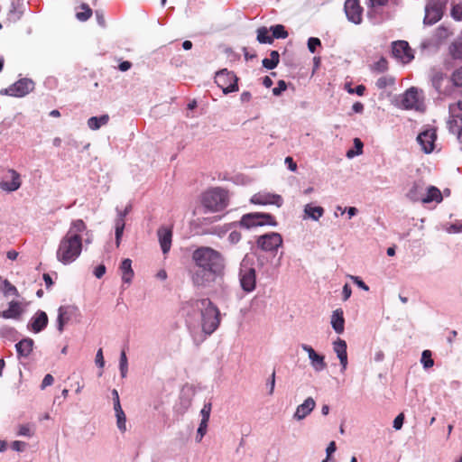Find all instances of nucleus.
<instances>
[{
	"instance_id": "35",
	"label": "nucleus",
	"mask_w": 462,
	"mask_h": 462,
	"mask_svg": "<svg viewBox=\"0 0 462 462\" xmlns=\"http://www.w3.org/2000/svg\"><path fill=\"white\" fill-rule=\"evenodd\" d=\"M114 410L116 412L117 428L121 432H125L126 430L125 414L121 405H116V407H114Z\"/></svg>"
},
{
	"instance_id": "60",
	"label": "nucleus",
	"mask_w": 462,
	"mask_h": 462,
	"mask_svg": "<svg viewBox=\"0 0 462 462\" xmlns=\"http://www.w3.org/2000/svg\"><path fill=\"white\" fill-rule=\"evenodd\" d=\"M241 237L242 236L240 232L233 230L230 232L227 239L232 245H236L241 240Z\"/></svg>"
},
{
	"instance_id": "19",
	"label": "nucleus",
	"mask_w": 462,
	"mask_h": 462,
	"mask_svg": "<svg viewBox=\"0 0 462 462\" xmlns=\"http://www.w3.org/2000/svg\"><path fill=\"white\" fill-rule=\"evenodd\" d=\"M78 309L75 306H60L58 309V317L56 321V327L60 333L64 330L65 324L70 319L74 311Z\"/></svg>"
},
{
	"instance_id": "18",
	"label": "nucleus",
	"mask_w": 462,
	"mask_h": 462,
	"mask_svg": "<svg viewBox=\"0 0 462 462\" xmlns=\"http://www.w3.org/2000/svg\"><path fill=\"white\" fill-rule=\"evenodd\" d=\"M301 348L308 353L310 365L316 372H321L327 367L324 356L318 354L310 346L306 344H302Z\"/></svg>"
},
{
	"instance_id": "57",
	"label": "nucleus",
	"mask_w": 462,
	"mask_h": 462,
	"mask_svg": "<svg viewBox=\"0 0 462 462\" xmlns=\"http://www.w3.org/2000/svg\"><path fill=\"white\" fill-rule=\"evenodd\" d=\"M451 16L457 21H462V5H456L452 7Z\"/></svg>"
},
{
	"instance_id": "63",
	"label": "nucleus",
	"mask_w": 462,
	"mask_h": 462,
	"mask_svg": "<svg viewBox=\"0 0 462 462\" xmlns=\"http://www.w3.org/2000/svg\"><path fill=\"white\" fill-rule=\"evenodd\" d=\"M53 382H54L53 376L51 374H47L42 382L41 389L42 390L45 389L47 386L51 385L53 383Z\"/></svg>"
},
{
	"instance_id": "10",
	"label": "nucleus",
	"mask_w": 462,
	"mask_h": 462,
	"mask_svg": "<svg viewBox=\"0 0 462 462\" xmlns=\"http://www.w3.org/2000/svg\"><path fill=\"white\" fill-rule=\"evenodd\" d=\"M215 82L226 95L238 90V78L233 71L226 69L216 73Z\"/></svg>"
},
{
	"instance_id": "37",
	"label": "nucleus",
	"mask_w": 462,
	"mask_h": 462,
	"mask_svg": "<svg viewBox=\"0 0 462 462\" xmlns=\"http://www.w3.org/2000/svg\"><path fill=\"white\" fill-rule=\"evenodd\" d=\"M0 290L5 297L10 295H14L15 297H19V291L17 288L13 285L7 279L2 281V285L0 286Z\"/></svg>"
},
{
	"instance_id": "20",
	"label": "nucleus",
	"mask_w": 462,
	"mask_h": 462,
	"mask_svg": "<svg viewBox=\"0 0 462 462\" xmlns=\"http://www.w3.org/2000/svg\"><path fill=\"white\" fill-rule=\"evenodd\" d=\"M316 407V402L312 397H308L301 404H300L293 414V419L296 420H302L305 419L309 414L311 413V411Z\"/></svg>"
},
{
	"instance_id": "38",
	"label": "nucleus",
	"mask_w": 462,
	"mask_h": 462,
	"mask_svg": "<svg viewBox=\"0 0 462 462\" xmlns=\"http://www.w3.org/2000/svg\"><path fill=\"white\" fill-rule=\"evenodd\" d=\"M389 0H368L367 3V16L372 18L376 13L377 8L385 6L388 4Z\"/></svg>"
},
{
	"instance_id": "24",
	"label": "nucleus",
	"mask_w": 462,
	"mask_h": 462,
	"mask_svg": "<svg viewBox=\"0 0 462 462\" xmlns=\"http://www.w3.org/2000/svg\"><path fill=\"white\" fill-rule=\"evenodd\" d=\"M425 191V183L422 180H416L412 183L406 197L412 202H422Z\"/></svg>"
},
{
	"instance_id": "13",
	"label": "nucleus",
	"mask_w": 462,
	"mask_h": 462,
	"mask_svg": "<svg viewBox=\"0 0 462 462\" xmlns=\"http://www.w3.org/2000/svg\"><path fill=\"white\" fill-rule=\"evenodd\" d=\"M225 226L226 230H231L236 226H240L245 229H252L262 226L259 221L258 212H252L243 215L239 221L231 222L226 224Z\"/></svg>"
},
{
	"instance_id": "33",
	"label": "nucleus",
	"mask_w": 462,
	"mask_h": 462,
	"mask_svg": "<svg viewBox=\"0 0 462 462\" xmlns=\"http://www.w3.org/2000/svg\"><path fill=\"white\" fill-rule=\"evenodd\" d=\"M270 32V29L265 26L259 27L256 31L257 42L261 44H272L273 42V39L272 38Z\"/></svg>"
},
{
	"instance_id": "12",
	"label": "nucleus",
	"mask_w": 462,
	"mask_h": 462,
	"mask_svg": "<svg viewBox=\"0 0 462 462\" xmlns=\"http://www.w3.org/2000/svg\"><path fill=\"white\" fill-rule=\"evenodd\" d=\"M344 11L347 20L355 24H360L363 21V7L359 0H346Z\"/></svg>"
},
{
	"instance_id": "61",
	"label": "nucleus",
	"mask_w": 462,
	"mask_h": 462,
	"mask_svg": "<svg viewBox=\"0 0 462 462\" xmlns=\"http://www.w3.org/2000/svg\"><path fill=\"white\" fill-rule=\"evenodd\" d=\"M351 280L356 284L360 289L367 291H369L368 285L358 276H350Z\"/></svg>"
},
{
	"instance_id": "7",
	"label": "nucleus",
	"mask_w": 462,
	"mask_h": 462,
	"mask_svg": "<svg viewBox=\"0 0 462 462\" xmlns=\"http://www.w3.org/2000/svg\"><path fill=\"white\" fill-rule=\"evenodd\" d=\"M223 274L222 272L199 267L195 264L194 268L190 270V276L192 283L198 288L208 287L212 282L216 281L218 276Z\"/></svg>"
},
{
	"instance_id": "34",
	"label": "nucleus",
	"mask_w": 462,
	"mask_h": 462,
	"mask_svg": "<svg viewBox=\"0 0 462 462\" xmlns=\"http://www.w3.org/2000/svg\"><path fill=\"white\" fill-rule=\"evenodd\" d=\"M280 62V54L277 51H271L270 59L264 58L262 60V65L266 69H275Z\"/></svg>"
},
{
	"instance_id": "26",
	"label": "nucleus",
	"mask_w": 462,
	"mask_h": 462,
	"mask_svg": "<svg viewBox=\"0 0 462 462\" xmlns=\"http://www.w3.org/2000/svg\"><path fill=\"white\" fill-rule=\"evenodd\" d=\"M419 102L418 89L414 87L407 89L403 95L402 103L406 109L417 108Z\"/></svg>"
},
{
	"instance_id": "14",
	"label": "nucleus",
	"mask_w": 462,
	"mask_h": 462,
	"mask_svg": "<svg viewBox=\"0 0 462 462\" xmlns=\"http://www.w3.org/2000/svg\"><path fill=\"white\" fill-rule=\"evenodd\" d=\"M392 53L395 58L400 59L404 63L411 62L414 58L412 50L405 41L393 42Z\"/></svg>"
},
{
	"instance_id": "1",
	"label": "nucleus",
	"mask_w": 462,
	"mask_h": 462,
	"mask_svg": "<svg viewBox=\"0 0 462 462\" xmlns=\"http://www.w3.org/2000/svg\"><path fill=\"white\" fill-rule=\"evenodd\" d=\"M87 229L82 219H76L70 223L67 234L60 239L57 252V260L64 265L75 262L82 252L81 233Z\"/></svg>"
},
{
	"instance_id": "50",
	"label": "nucleus",
	"mask_w": 462,
	"mask_h": 462,
	"mask_svg": "<svg viewBox=\"0 0 462 462\" xmlns=\"http://www.w3.org/2000/svg\"><path fill=\"white\" fill-rule=\"evenodd\" d=\"M208 422L200 421L196 434V442L199 443L207 433Z\"/></svg>"
},
{
	"instance_id": "9",
	"label": "nucleus",
	"mask_w": 462,
	"mask_h": 462,
	"mask_svg": "<svg viewBox=\"0 0 462 462\" xmlns=\"http://www.w3.org/2000/svg\"><path fill=\"white\" fill-rule=\"evenodd\" d=\"M35 83L29 78H23L6 88H2L0 94L15 97H23L32 92Z\"/></svg>"
},
{
	"instance_id": "25",
	"label": "nucleus",
	"mask_w": 462,
	"mask_h": 462,
	"mask_svg": "<svg viewBox=\"0 0 462 462\" xmlns=\"http://www.w3.org/2000/svg\"><path fill=\"white\" fill-rule=\"evenodd\" d=\"M11 174V180H2L0 182V188L7 192H13L17 190L21 187V180L19 173L14 170H9Z\"/></svg>"
},
{
	"instance_id": "51",
	"label": "nucleus",
	"mask_w": 462,
	"mask_h": 462,
	"mask_svg": "<svg viewBox=\"0 0 462 462\" xmlns=\"http://www.w3.org/2000/svg\"><path fill=\"white\" fill-rule=\"evenodd\" d=\"M211 408H212L211 402H207V403H205L203 405V408L200 411V415H201V420L200 421H204V422H208V423L209 417H210V412H211Z\"/></svg>"
},
{
	"instance_id": "55",
	"label": "nucleus",
	"mask_w": 462,
	"mask_h": 462,
	"mask_svg": "<svg viewBox=\"0 0 462 462\" xmlns=\"http://www.w3.org/2000/svg\"><path fill=\"white\" fill-rule=\"evenodd\" d=\"M393 82L394 80L392 78L381 77L376 80L375 85L379 89H383Z\"/></svg>"
},
{
	"instance_id": "58",
	"label": "nucleus",
	"mask_w": 462,
	"mask_h": 462,
	"mask_svg": "<svg viewBox=\"0 0 462 462\" xmlns=\"http://www.w3.org/2000/svg\"><path fill=\"white\" fill-rule=\"evenodd\" d=\"M404 422V415L403 413L398 414L393 422V428L396 430H399L402 428Z\"/></svg>"
},
{
	"instance_id": "16",
	"label": "nucleus",
	"mask_w": 462,
	"mask_h": 462,
	"mask_svg": "<svg viewBox=\"0 0 462 462\" xmlns=\"http://www.w3.org/2000/svg\"><path fill=\"white\" fill-rule=\"evenodd\" d=\"M250 202L254 205H275L280 208L283 199L281 195L259 192L252 196Z\"/></svg>"
},
{
	"instance_id": "15",
	"label": "nucleus",
	"mask_w": 462,
	"mask_h": 462,
	"mask_svg": "<svg viewBox=\"0 0 462 462\" xmlns=\"http://www.w3.org/2000/svg\"><path fill=\"white\" fill-rule=\"evenodd\" d=\"M436 140L437 133L434 128L426 129L417 136V142L421 146V150L427 154L434 151Z\"/></svg>"
},
{
	"instance_id": "43",
	"label": "nucleus",
	"mask_w": 462,
	"mask_h": 462,
	"mask_svg": "<svg viewBox=\"0 0 462 462\" xmlns=\"http://www.w3.org/2000/svg\"><path fill=\"white\" fill-rule=\"evenodd\" d=\"M354 147H355V150L350 149L346 152V157L349 159L362 154L364 143L359 138H355L354 139Z\"/></svg>"
},
{
	"instance_id": "52",
	"label": "nucleus",
	"mask_w": 462,
	"mask_h": 462,
	"mask_svg": "<svg viewBox=\"0 0 462 462\" xmlns=\"http://www.w3.org/2000/svg\"><path fill=\"white\" fill-rule=\"evenodd\" d=\"M287 87L288 85L283 79L278 80L277 87L273 88V95L280 97L287 89Z\"/></svg>"
},
{
	"instance_id": "32",
	"label": "nucleus",
	"mask_w": 462,
	"mask_h": 462,
	"mask_svg": "<svg viewBox=\"0 0 462 462\" xmlns=\"http://www.w3.org/2000/svg\"><path fill=\"white\" fill-rule=\"evenodd\" d=\"M304 213L312 220L318 221L323 216L324 208L320 206L307 204L304 208Z\"/></svg>"
},
{
	"instance_id": "29",
	"label": "nucleus",
	"mask_w": 462,
	"mask_h": 462,
	"mask_svg": "<svg viewBox=\"0 0 462 462\" xmlns=\"http://www.w3.org/2000/svg\"><path fill=\"white\" fill-rule=\"evenodd\" d=\"M120 270L122 272V281L125 283H131L134 275L132 268V260L129 258L124 259L120 264Z\"/></svg>"
},
{
	"instance_id": "46",
	"label": "nucleus",
	"mask_w": 462,
	"mask_h": 462,
	"mask_svg": "<svg viewBox=\"0 0 462 462\" xmlns=\"http://www.w3.org/2000/svg\"><path fill=\"white\" fill-rule=\"evenodd\" d=\"M119 370L121 376L125 378L127 374L128 371V362L125 352L123 350L120 354V359H119Z\"/></svg>"
},
{
	"instance_id": "30",
	"label": "nucleus",
	"mask_w": 462,
	"mask_h": 462,
	"mask_svg": "<svg viewBox=\"0 0 462 462\" xmlns=\"http://www.w3.org/2000/svg\"><path fill=\"white\" fill-rule=\"evenodd\" d=\"M443 199L440 190L435 186H430L427 188L426 194L424 193L422 203L428 204L433 201L439 203Z\"/></svg>"
},
{
	"instance_id": "11",
	"label": "nucleus",
	"mask_w": 462,
	"mask_h": 462,
	"mask_svg": "<svg viewBox=\"0 0 462 462\" xmlns=\"http://www.w3.org/2000/svg\"><path fill=\"white\" fill-rule=\"evenodd\" d=\"M256 246L263 252L274 253L282 245L283 239L281 234L270 232L256 238Z\"/></svg>"
},
{
	"instance_id": "17",
	"label": "nucleus",
	"mask_w": 462,
	"mask_h": 462,
	"mask_svg": "<svg viewBox=\"0 0 462 462\" xmlns=\"http://www.w3.org/2000/svg\"><path fill=\"white\" fill-rule=\"evenodd\" d=\"M49 323V318L45 311L37 310L27 324V328L37 334L44 330Z\"/></svg>"
},
{
	"instance_id": "49",
	"label": "nucleus",
	"mask_w": 462,
	"mask_h": 462,
	"mask_svg": "<svg viewBox=\"0 0 462 462\" xmlns=\"http://www.w3.org/2000/svg\"><path fill=\"white\" fill-rule=\"evenodd\" d=\"M450 53L454 59H462V41L454 42L450 46Z\"/></svg>"
},
{
	"instance_id": "31",
	"label": "nucleus",
	"mask_w": 462,
	"mask_h": 462,
	"mask_svg": "<svg viewBox=\"0 0 462 462\" xmlns=\"http://www.w3.org/2000/svg\"><path fill=\"white\" fill-rule=\"evenodd\" d=\"M109 121V116L107 114L100 116H91L88 119V126L93 131L98 130L101 126L106 125Z\"/></svg>"
},
{
	"instance_id": "54",
	"label": "nucleus",
	"mask_w": 462,
	"mask_h": 462,
	"mask_svg": "<svg viewBox=\"0 0 462 462\" xmlns=\"http://www.w3.org/2000/svg\"><path fill=\"white\" fill-rule=\"evenodd\" d=\"M346 89L349 94H356L357 96H363L365 91V87L364 85H357L355 88L350 87V84H346Z\"/></svg>"
},
{
	"instance_id": "48",
	"label": "nucleus",
	"mask_w": 462,
	"mask_h": 462,
	"mask_svg": "<svg viewBox=\"0 0 462 462\" xmlns=\"http://www.w3.org/2000/svg\"><path fill=\"white\" fill-rule=\"evenodd\" d=\"M373 69L379 73L385 72L388 69L387 60L383 57H381L375 63H374Z\"/></svg>"
},
{
	"instance_id": "23",
	"label": "nucleus",
	"mask_w": 462,
	"mask_h": 462,
	"mask_svg": "<svg viewBox=\"0 0 462 462\" xmlns=\"http://www.w3.org/2000/svg\"><path fill=\"white\" fill-rule=\"evenodd\" d=\"M160 245L165 254L171 250L172 231L171 228L161 226L157 231Z\"/></svg>"
},
{
	"instance_id": "47",
	"label": "nucleus",
	"mask_w": 462,
	"mask_h": 462,
	"mask_svg": "<svg viewBox=\"0 0 462 462\" xmlns=\"http://www.w3.org/2000/svg\"><path fill=\"white\" fill-rule=\"evenodd\" d=\"M81 8L84 11L77 13L76 17L79 21L85 22L92 15V10L87 4H82Z\"/></svg>"
},
{
	"instance_id": "3",
	"label": "nucleus",
	"mask_w": 462,
	"mask_h": 462,
	"mask_svg": "<svg viewBox=\"0 0 462 462\" xmlns=\"http://www.w3.org/2000/svg\"><path fill=\"white\" fill-rule=\"evenodd\" d=\"M432 96L435 101H443L454 95V86L450 78L440 69H431L428 75Z\"/></svg>"
},
{
	"instance_id": "39",
	"label": "nucleus",
	"mask_w": 462,
	"mask_h": 462,
	"mask_svg": "<svg viewBox=\"0 0 462 462\" xmlns=\"http://www.w3.org/2000/svg\"><path fill=\"white\" fill-rule=\"evenodd\" d=\"M125 226V220L121 218H116L115 220V240L116 247L120 246L121 239L124 234V229Z\"/></svg>"
},
{
	"instance_id": "27",
	"label": "nucleus",
	"mask_w": 462,
	"mask_h": 462,
	"mask_svg": "<svg viewBox=\"0 0 462 462\" xmlns=\"http://www.w3.org/2000/svg\"><path fill=\"white\" fill-rule=\"evenodd\" d=\"M34 346L33 339L25 337L15 344V349L19 357H28L32 353Z\"/></svg>"
},
{
	"instance_id": "45",
	"label": "nucleus",
	"mask_w": 462,
	"mask_h": 462,
	"mask_svg": "<svg viewBox=\"0 0 462 462\" xmlns=\"http://www.w3.org/2000/svg\"><path fill=\"white\" fill-rule=\"evenodd\" d=\"M420 362L425 369L430 368L434 365V360L432 359L431 352L430 350H424L422 352Z\"/></svg>"
},
{
	"instance_id": "22",
	"label": "nucleus",
	"mask_w": 462,
	"mask_h": 462,
	"mask_svg": "<svg viewBox=\"0 0 462 462\" xmlns=\"http://www.w3.org/2000/svg\"><path fill=\"white\" fill-rule=\"evenodd\" d=\"M23 313V309L19 301L12 300L8 303L5 310L0 311V318L5 319H20Z\"/></svg>"
},
{
	"instance_id": "41",
	"label": "nucleus",
	"mask_w": 462,
	"mask_h": 462,
	"mask_svg": "<svg viewBox=\"0 0 462 462\" xmlns=\"http://www.w3.org/2000/svg\"><path fill=\"white\" fill-rule=\"evenodd\" d=\"M258 217L262 226H277L278 225V222L276 221L275 217L270 213L258 212Z\"/></svg>"
},
{
	"instance_id": "40",
	"label": "nucleus",
	"mask_w": 462,
	"mask_h": 462,
	"mask_svg": "<svg viewBox=\"0 0 462 462\" xmlns=\"http://www.w3.org/2000/svg\"><path fill=\"white\" fill-rule=\"evenodd\" d=\"M448 127L451 134H456L457 138L460 140L462 135V125H458V121L453 118L450 115L448 120Z\"/></svg>"
},
{
	"instance_id": "36",
	"label": "nucleus",
	"mask_w": 462,
	"mask_h": 462,
	"mask_svg": "<svg viewBox=\"0 0 462 462\" xmlns=\"http://www.w3.org/2000/svg\"><path fill=\"white\" fill-rule=\"evenodd\" d=\"M17 330L10 326L5 325L0 328V337L5 338L9 341H15L17 339Z\"/></svg>"
},
{
	"instance_id": "53",
	"label": "nucleus",
	"mask_w": 462,
	"mask_h": 462,
	"mask_svg": "<svg viewBox=\"0 0 462 462\" xmlns=\"http://www.w3.org/2000/svg\"><path fill=\"white\" fill-rule=\"evenodd\" d=\"M308 49L310 53H315L317 51V47L321 45V42L319 38L310 37L308 40Z\"/></svg>"
},
{
	"instance_id": "64",
	"label": "nucleus",
	"mask_w": 462,
	"mask_h": 462,
	"mask_svg": "<svg viewBox=\"0 0 462 462\" xmlns=\"http://www.w3.org/2000/svg\"><path fill=\"white\" fill-rule=\"evenodd\" d=\"M106 268L104 264H99L97 265L93 273L94 275L97 278V279H100L104 276V274L106 273Z\"/></svg>"
},
{
	"instance_id": "2",
	"label": "nucleus",
	"mask_w": 462,
	"mask_h": 462,
	"mask_svg": "<svg viewBox=\"0 0 462 462\" xmlns=\"http://www.w3.org/2000/svg\"><path fill=\"white\" fill-rule=\"evenodd\" d=\"M198 310L201 317V328L205 334L211 335L219 326V310L208 298L189 300L182 305L187 314L189 310Z\"/></svg>"
},
{
	"instance_id": "28",
	"label": "nucleus",
	"mask_w": 462,
	"mask_h": 462,
	"mask_svg": "<svg viewBox=\"0 0 462 462\" xmlns=\"http://www.w3.org/2000/svg\"><path fill=\"white\" fill-rule=\"evenodd\" d=\"M331 326L336 333L341 334L344 332L345 319L344 312L341 309H337L333 311L331 316Z\"/></svg>"
},
{
	"instance_id": "44",
	"label": "nucleus",
	"mask_w": 462,
	"mask_h": 462,
	"mask_svg": "<svg viewBox=\"0 0 462 462\" xmlns=\"http://www.w3.org/2000/svg\"><path fill=\"white\" fill-rule=\"evenodd\" d=\"M450 80L454 86V91H456V88L462 87V66L452 73Z\"/></svg>"
},
{
	"instance_id": "59",
	"label": "nucleus",
	"mask_w": 462,
	"mask_h": 462,
	"mask_svg": "<svg viewBox=\"0 0 462 462\" xmlns=\"http://www.w3.org/2000/svg\"><path fill=\"white\" fill-rule=\"evenodd\" d=\"M26 447L27 443L20 440H14L11 444L12 449L17 452H23Z\"/></svg>"
},
{
	"instance_id": "56",
	"label": "nucleus",
	"mask_w": 462,
	"mask_h": 462,
	"mask_svg": "<svg viewBox=\"0 0 462 462\" xmlns=\"http://www.w3.org/2000/svg\"><path fill=\"white\" fill-rule=\"evenodd\" d=\"M17 435L31 438L33 435V431L31 430L29 424H23L19 426Z\"/></svg>"
},
{
	"instance_id": "42",
	"label": "nucleus",
	"mask_w": 462,
	"mask_h": 462,
	"mask_svg": "<svg viewBox=\"0 0 462 462\" xmlns=\"http://www.w3.org/2000/svg\"><path fill=\"white\" fill-rule=\"evenodd\" d=\"M272 32V38L274 39H285L288 37V32L282 24H275L270 27Z\"/></svg>"
},
{
	"instance_id": "4",
	"label": "nucleus",
	"mask_w": 462,
	"mask_h": 462,
	"mask_svg": "<svg viewBox=\"0 0 462 462\" xmlns=\"http://www.w3.org/2000/svg\"><path fill=\"white\" fill-rule=\"evenodd\" d=\"M192 260L199 267L214 269L224 273V257L218 251L211 247H199L193 252Z\"/></svg>"
},
{
	"instance_id": "21",
	"label": "nucleus",
	"mask_w": 462,
	"mask_h": 462,
	"mask_svg": "<svg viewBox=\"0 0 462 462\" xmlns=\"http://www.w3.org/2000/svg\"><path fill=\"white\" fill-rule=\"evenodd\" d=\"M346 342L344 339L337 337L333 343V350L337 354L339 359L341 370L344 371L347 366V352H346Z\"/></svg>"
},
{
	"instance_id": "8",
	"label": "nucleus",
	"mask_w": 462,
	"mask_h": 462,
	"mask_svg": "<svg viewBox=\"0 0 462 462\" xmlns=\"http://www.w3.org/2000/svg\"><path fill=\"white\" fill-rule=\"evenodd\" d=\"M448 0H428L425 6L423 23L433 25L443 16Z\"/></svg>"
},
{
	"instance_id": "5",
	"label": "nucleus",
	"mask_w": 462,
	"mask_h": 462,
	"mask_svg": "<svg viewBox=\"0 0 462 462\" xmlns=\"http://www.w3.org/2000/svg\"><path fill=\"white\" fill-rule=\"evenodd\" d=\"M254 261L252 256L246 254L239 266L238 277L242 290L246 292H252L256 287V271L254 267Z\"/></svg>"
},
{
	"instance_id": "62",
	"label": "nucleus",
	"mask_w": 462,
	"mask_h": 462,
	"mask_svg": "<svg viewBox=\"0 0 462 462\" xmlns=\"http://www.w3.org/2000/svg\"><path fill=\"white\" fill-rule=\"evenodd\" d=\"M95 362H96V365H97V367H99V368H103L104 367L105 360H104V356H103V352H102L101 348L98 349L97 354H96Z\"/></svg>"
},
{
	"instance_id": "6",
	"label": "nucleus",
	"mask_w": 462,
	"mask_h": 462,
	"mask_svg": "<svg viewBox=\"0 0 462 462\" xmlns=\"http://www.w3.org/2000/svg\"><path fill=\"white\" fill-rule=\"evenodd\" d=\"M201 203L209 211H221L228 204L227 192L220 187L210 189L203 193Z\"/></svg>"
}]
</instances>
